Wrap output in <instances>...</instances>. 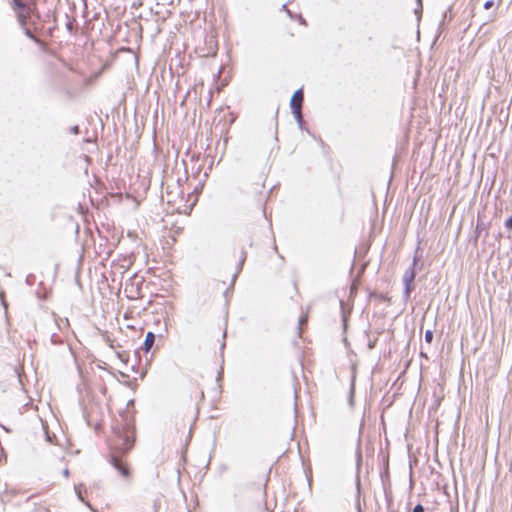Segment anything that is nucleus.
I'll return each instance as SVG.
<instances>
[{
  "label": "nucleus",
  "instance_id": "obj_1",
  "mask_svg": "<svg viewBox=\"0 0 512 512\" xmlns=\"http://www.w3.org/2000/svg\"><path fill=\"white\" fill-rule=\"evenodd\" d=\"M166 187V198L162 194V205L166 202L165 211L167 214L173 215L188 214L191 210V205H188L184 199V194L179 180H174L172 177L162 180V188Z\"/></svg>",
  "mask_w": 512,
  "mask_h": 512
},
{
  "label": "nucleus",
  "instance_id": "obj_2",
  "mask_svg": "<svg viewBox=\"0 0 512 512\" xmlns=\"http://www.w3.org/2000/svg\"><path fill=\"white\" fill-rule=\"evenodd\" d=\"M11 8L16 14L17 20L22 28L25 29V33L30 38L34 39V35L27 28L28 20L31 18L32 9L22 0H12Z\"/></svg>",
  "mask_w": 512,
  "mask_h": 512
},
{
  "label": "nucleus",
  "instance_id": "obj_3",
  "mask_svg": "<svg viewBox=\"0 0 512 512\" xmlns=\"http://www.w3.org/2000/svg\"><path fill=\"white\" fill-rule=\"evenodd\" d=\"M416 264H417V259L414 258L412 266L409 267L408 269H406L404 274H403V283H404V293H403V295H404V299L405 300L409 299L411 292L415 288L414 280H415V277H416V272H415V268L414 267H415Z\"/></svg>",
  "mask_w": 512,
  "mask_h": 512
},
{
  "label": "nucleus",
  "instance_id": "obj_4",
  "mask_svg": "<svg viewBox=\"0 0 512 512\" xmlns=\"http://www.w3.org/2000/svg\"><path fill=\"white\" fill-rule=\"evenodd\" d=\"M303 99H304L303 91H302V89H298L297 91L294 92V94L290 100V107H291L292 113L295 116L299 125H302V123H303V117H302Z\"/></svg>",
  "mask_w": 512,
  "mask_h": 512
},
{
  "label": "nucleus",
  "instance_id": "obj_5",
  "mask_svg": "<svg viewBox=\"0 0 512 512\" xmlns=\"http://www.w3.org/2000/svg\"><path fill=\"white\" fill-rule=\"evenodd\" d=\"M119 439H122L121 443L123 450H128L133 446L135 441V425L134 421L131 420L127 425L123 428V432L119 435Z\"/></svg>",
  "mask_w": 512,
  "mask_h": 512
},
{
  "label": "nucleus",
  "instance_id": "obj_6",
  "mask_svg": "<svg viewBox=\"0 0 512 512\" xmlns=\"http://www.w3.org/2000/svg\"><path fill=\"white\" fill-rule=\"evenodd\" d=\"M112 463L113 466L119 471V473L123 477H128L130 475L129 466L126 460L122 458L113 457Z\"/></svg>",
  "mask_w": 512,
  "mask_h": 512
},
{
  "label": "nucleus",
  "instance_id": "obj_7",
  "mask_svg": "<svg viewBox=\"0 0 512 512\" xmlns=\"http://www.w3.org/2000/svg\"><path fill=\"white\" fill-rule=\"evenodd\" d=\"M154 341H155V335L152 332H148L146 334V337L144 340V345H143V349L145 350V352L150 351V349L152 348V346L154 344Z\"/></svg>",
  "mask_w": 512,
  "mask_h": 512
},
{
  "label": "nucleus",
  "instance_id": "obj_8",
  "mask_svg": "<svg viewBox=\"0 0 512 512\" xmlns=\"http://www.w3.org/2000/svg\"><path fill=\"white\" fill-rule=\"evenodd\" d=\"M162 238H168L169 239V240L165 241V245H167V246L172 245L176 241V238H175L174 234H172V231L168 232V236L162 235Z\"/></svg>",
  "mask_w": 512,
  "mask_h": 512
},
{
  "label": "nucleus",
  "instance_id": "obj_9",
  "mask_svg": "<svg viewBox=\"0 0 512 512\" xmlns=\"http://www.w3.org/2000/svg\"><path fill=\"white\" fill-rule=\"evenodd\" d=\"M424 338L425 341L430 344L433 341V332L431 330H426Z\"/></svg>",
  "mask_w": 512,
  "mask_h": 512
},
{
  "label": "nucleus",
  "instance_id": "obj_10",
  "mask_svg": "<svg viewBox=\"0 0 512 512\" xmlns=\"http://www.w3.org/2000/svg\"><path fill=\"white\" fill-rule=\"evenodd\" d=\"M7 457L2 448H0V465L6 463Z\"/></svg>",
  "mask_w": 512,
  "mask_h": 512
},
{
  "label": "nucleus",
  "instance_id": "obj_11",
  "mask_svg": "<svg viewBox=\"0 0 512 512\" xmlns=\"http://www.w3.org/2000/svg\"><path fill=\"white\" fill-rule=\"evenodd\" d=\"M494 6L493 0H488L484 3V9L488 10L491 9Z\"/></svg>",
  "mask_w": 512,
  "mask_h": 512
},
{
  "label": "nucleus",
  "instance_id": "obj_12",
  "mask_svg": "<svg viewBox=\"0 0 512 512\" xmlns=\"http://www.w3.org/2000/svg\"><path fill=\"white\" fill-rule=\"evenodd\" d=\"M412 512H425V509L424 507L421 505V504H417L414 508H413V511Z\"/></svg>",
  "mask_w": 512,
  "mask_h": 512
},
{
  "label": "nucleus",
  "instance_id": "obj_13",
  "mask_svg": "<svg viewBox=\"0 0 512 512\" xmlns=\"http://www.w3.org/2000/svg\"><path fill=\"white\" fill-rule=\"evenodd\" d=\"M505 227L509 230H512V216H510L506 222H505Z\"/></svg>",
  "mask_w": 512,
  "mask_h": 512
},
{
  "label": "nucleus",
  "instance_id": "obj_14",
  "mask_svg": "<svg viewBox=\"0 0 512 512\" xmlns=\"http://www.w3.org/2000/svg\"><path fill=\"white\" fill-rule=\"evenodd\" d=\"M245 259H246V252H245V251H242V253H241V259H240V262H239V270L241 269V267H242V265H243V263H244Z\"/></svg>",
  "mask_w": 512,
  "mask_h": 512
},
{
  "label": "nucleus",
  "instance_id": "obj_15",
  "mask_svg": "<svg viewBox=\"0 0 512 512\" xmlns=\"http://www.w3.org/2000/svg\"><path fill=\"white\" fill-rule=\"evenodd\" d=\"M306 321H307V317L306 316L300 317V319H299V326L301 327Z\"/></svg>",
  "mask_w": 512,
  "mask_h": 512
},
{
  "label": "nucleus",
  "instance_id": "obj_16",
  "mask_svg": "<svg viewBox=\"0 0 512 512\" xmlns=\"http://www.w3.org/2000/svg\"><path fill=\"white\" fill-rule=\"evenodd\" d=\"M0 297H1V299H2V302H3L4 306H5V308H7V304H6L5 299H4L5 294H4V292H3V291L0 293Z\"/></svg>",
  "mask_w": 512,
  "mask_h": 512
},
{
  "label": "nucleus",
  "instance_id": "obj_17",
  "mask_svg": "<svg viewBox=\"0 0 512 512\" xmlns=\"http://www.w3.org/2000/svg\"><path fill=\"white\" fill-rule=\"evenodd\" d=\"M479 230H481V224L478 222L477 226H476V232L478 233ZM477 237H478V234L476 235V238Z\"/></svg>",
  "mask_w": 512,
  "mask_h": 512
},
{
  "label": "nucleus",
  "instance_id": "obj_18",
  "mask_svg": "<svg viewBox=\"0 0 512 512\" xmlns=\"http://www.w3.org/2000/svg\"><path fill=\"white\" fill-rule=\"evenodd\" d=\"M224 348H225V342H222L221 347H220L221 353H223Z\"/></svg>",
  "mask_w": 512,
  "mask_h": 512
},
{
  "label": "nucleus",
  "instance_id": "obj_19",
  "mask_svg": "<svg viewBox=\"0 0 512 512\" xmlns=\"http://www.w3.org/2000/svg\"><path fill=\"white\" fill-rule=\"evenodd\" d=\"M162 222H165V223H166V224H165V227H166V226H167V224H168V222H167L165 219H163V218H162Z\"/></svg>",
  "mask_w": 512,
  "mask_h": 512
}]
</instances>
